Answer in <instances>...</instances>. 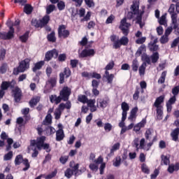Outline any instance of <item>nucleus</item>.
Masks as SVG:
<instances>
[{"instance_id":"obj_1","label":"nucleus","mask_w":179,"mask_h":179,"mask_svg":"<svg viewBox=\"0 0 179 179\" xmlns=\"http://www.w3.org/2000/svg\"><path fill=\"white\" fill-rule=\"evenodd\" d=\"M130 26L131 24L127 22V17H124L121 20L119 29L122 31V33L124 34V36L120 38V36L115 34H113L110 36V41L113 43V48L115 50H118L121 48L122 45L124 47H127V45H128L129 39L128 37H127V36L129 34V29H128V27H130Z\"/></svg>"},{"instance_id":"obj_2","label":"nucleus","mask_w":179,"mask_h":179,"mask_svg":"<svg viewBox=\"0 0 179 179\" xmlns=\"http://www.w3.org/2000/svg\"><path fill=\"white\" fill-rule=\"evenodd\" d=\"M139 1L134 0L132 4L130 7V10L127 13V18L129 20H132L134 19V16L136 15V23L137 24H140V27H142V16L145 13V6H142V10H139Z\"/></svg>"},{"instance_id":"obj_3","label":"nucleus","mask_w":179,"mask_h":179,"mask_svg":"<svg viewBox=\"0 0 179 179\" xmlns=\"http://www.w3.org/2000/svg\"><path fill=\"white\" fill-rule=\"evenodd\" d=\"M45 136H41V137H38L36 140H31L30 146H36L38 150H41L43 149L46 150L47 153H50L51 152V148H50V145L45 143Z\"/></svg>"},{"instance_id":"obj_4","label":"nucleus","mask_w":179,"mask_h":179,"mask_svg":"<svg viewBox=\"0 0 179 179\" xmlns=\"http://www.w3.org/2000/svg\"><path fill=\"white\" fill-rule=\"evenodd\" d=\"M31 59L26 58L24 60H22L19 63V66L17 68H14L13 71V75H19V73H22L26 72L30 68V62Z\"/></svg>"},{"instance_id":"obj_5","label":"nucleus","mask_w":179,"mask_h":179,"mask_svg":"<svg viewBox=\"0 0 179 179\" xmlns=\"http://www.w3.org/2000/svg\"><path fill=\"white\" fill-rule=\"evenodd\" d=\"M174 10H176V5L171 4L170 7L168 10V12L171 15L172 24L173 25V29L174 30H176L177 28L178 27V22H177V16L178 15H177V13L174 12Z\"/></svg>"},{"instance_id":"obj_6","label":"nucleus","mask_w":179,"mask_h":179,"mask_svg":"<svg viewBox=\"0 0 179 179\" xmlns=\"http://www.w3.org/2000/svg\"><path fill=\"white\" fill-rule=\"evenodd\" d=\"M57 34L59 38H68L71 36V32L66 29V25L60 24L57 29Z\"/></svg>"},{"instance_id":"obj_7","label":"nucleus","mask_w":179,"mask_h":179,"mask_svg":"<svg viewBox=\"0 0 179 179\" xmlns=\"http://www.w3.org/2000/svg\"><path fill=\"white\" fill-rule=\"evenodd\" d=\"M72 91L69 87H64L59 92V96L63 101H68L69 96H71Z\"/></svg>"},{"instance_id":"obj_8","label":"nucleus","mask_w":179,"mask_h":179,"mask_svg":"<svg viewBox=\"0 0 179 179\" xmlns=\"http://www.w3.org/2000/svg\"><path fill=\"white\" fill-rule=\"evenodd\" d=\"M58 54H59V52L57 49H52V50H48L45 54V58H44V62H49V61H51L52 58H55V59H57L58 58Z\"/></svg>"},{"instance_id":"obj_9","label":"nucleus","mask_w":179,"mask_h":179,"mask_svg":"<svg viewBox=\"0 0 179 179\" xmlns=\"http://www.w3.org/2000/svg\"><path fill=\"white\" fill-rule=\"evenodd\" d=\"M15 28L13 27H10V30L6 32H0V38L1 40H11V38H13L15 37Z\"/></svg>"},{"instance_id":"obj_10","label":"nucleus","mask_w":179,"mask_h":179,"mask_svg":"<svg viewBox=\"0 0 179 179\" xmlns=\"http://www.w3.org/2000/svg\"><path fill=\"white\" fill-rule=\"evenodd\" d=\"M71 74L72 72L71 71V69H69V67H65L64 69V72L59 73L60 85L65 83V78L66 79H68V78H69V76H71Z\"/></svg>"},{"instance_id":"obj_11","label":"nucleus","mask_w":179,"mask_h":179,"mask_svg":"<svg viewBox=\"0 0 179 179\" xmlns=\"http://www.w3.org/2000/svg\"><path fill=\"white\" fill-rule=\"evenodd\" d=\"M96 51L94 49H84L79 54V58H87V57H94Z\"/></svg>"},{"instance_id":"obj_12","label":"nucleus","mask_w":179,"mask_h":179,"mask_svg":"<svg viewBox=\"0 0 179 179\" xmlns=\"http://www.w3.org/2000/svg\"><path fill=\"white\" fill-rule=\"evenodd\" d=\"M15 84L16 83L13 80L12 81H3L1 83V90H8L9 87H10V89H13Z\"/></svg>"},{"instance_id":"obj_13","label":"nucleus","mask_w":179,"mask_h":179,"mask_svg":"<svg viewBox=\"0 0 179 179\" xmlns=\"http://www.w3.org/2000/svg\"><path fill=\"white\" fill-rule=\"evenodd\" d=\"M157 44V38L154 39L153 42L151 41L148 44V48L150 51H151L152 52H157V51L159 50V46Z\"/></svg>"},{"instance_id":"obj_14","label":"nucleus","mask_w":179,"mask_h":179,"mask_svg":"<svg viewBox=\"0 0 179 179\" xmlns=\"http://www.w3.org/2000/svg\"><path fill=\"white\" fill-rule=\"evenodd\" d=\"M162 103H164V96L161 95L156 99L154 107H156V108H163V106H161Z\"/></svg>"},{"instance_id":"obj_15","label":"nucleus","mask_w":179,"mask_h":179,"mask_svg":"<svg viewBox=\"0 0 179 179\" xmlns=\"http://www.w3.org/2000/svg\"><path fill=\"white\" fill-rule=\"evenodd\" d=\"M64 138H65V133H64L63 129H59L56 131V141L57 142H61V141H64Z\"/></svg>"},{"instance_id":"obj_16","label":"nucleus","mask_w":179,"mask_h":179,"mask_svg":"<svg viewBox=\"0 0 179 179\" xmlns=\"http://www.w3.org/2000/svg\"><path fill=\"white\" fill-rule=\"evenodd\" d=\"M120 148H121V143H115L110 151V153L108 154V157H113L114 156V152H117V150H120Z\"/></svg>"},{"instance_id":"obj_17","label":"nucleus","mask_w":179,"mask_h":179,"mask_svg":"<svg viewBox=\"0 0 179 179\" xmlns=\"http://www.w3.org/2000/svg\"><path fill=\"white\" fill-rule=\"evenodd\" d=\"M50 101L57 106L62 101V99L59 95L57 96L56 94H52L50 96Z\"/></svg>"},{"instance_id":"obj_18","label":"nucleus","mask_w":179,"mask_h":179,"mask_svg":"<svg viewBox=\"0 0 179 179\" xmlns=\"http://www.w3.org/2000/svg\"><path fill=\"white\" fill-rule=\"evenodd\" d=\"M138 106L133 108L130 112L129 116L128 117V120L131 122L134 121V120H136V114L138 113Z\"/></svg>"},{"instance_id":"obj_19","label":"nucleus","mask_w":179,"mask_h":179,"mask_svg":"<svg viewBox=\"0 0 179 179\" xmlns=\"http://www.w3.org/2000/svg\"><path fill=\"white\" fill-rule=\"evenodd\" d=\"M121 108L122 110V115L127 117L128 111H129V105L127 102L124 101L121 104Z\"/></svg>"},{"instance_id":"obj_20","label":"nucleus","mask_w":179,"mask_h":179,"mask_svg":"<svg viewBox=\"0 0 179 179\" xmlns=\"http://www.w3.org/2000/svg\"><path fill=\"white\" fill-rule=\"evenodd\" d=\"M45 64V62L44 61H40L36 62L34 64V66L32 68V71L36 73L37 72V71H40V69H41V68H43V66H44Z\"/></svg>"},{"instance_id":"obj_21","label":"nucleus","mask_w":179,"mask_h":179,"mask_svg":"<svg viewBox=\"0 0 179 179\" xmlns=\"http://www.w3.org/2000/svg\"><path fill=\"white\" fill-rule=\"evenodd\" d=\"M153 134H155V131L153 130V129H147L145 132V138L146 141H150L152 139V136H153Z\"/></svg>"},{"instance_id":"obj_22","label":"nucleus","mask_w":179,"mask_h":179,"mask_svg":"<svg viewBox=\"0 0 179 179\" xmlns=\"http://www.w3.org/2000/svg\"><path fill=\"white\" fill-rule=\"evenodd\" d=\"M171 136L172 138V141H174V142H177L178 141V136H179V127L176 128L171 133Z\"/></svg>"},{"instance_id":"obj_23","label":"nucleus","mask_w":179,"mask_h":179,"mask_svg":"<svg viewBox=\"0 0 179 179\" xmlns=\"http://www.w3.org/2000/svg\"><path fill=\"white\" fill-rule=\"evenodd\" d=\"M150 57L152 64H156L157 61H159V59L160 58V55L157 52H154Z\"/></svg>"},{"instance_id":"obj_24","label":"nucleus","mask_w":179,"mask_h":179,"mask_svg":"<svg viewBox=\"0 0 179 179\" xmlns=\"http://www.w3.org/2000/svg\"><path fill=\"white\" fill-rule=\"evenodd\" d=\"M40 102V96H36L34 98H32L29 102V106L31 107V108H33V107H34L35 106H37V103H38Z\"/></svg>"},{"instance_id":"obj_25","label":"nucleus","mask_w":179,"mask_h":179,"mask_svg":"<svg viewBox=\"0 0 179 179\" xmlns=\"http://www.w3.org/2000/svg\"><path fill=\"white\" fill-rule=\"evenodd\" d=\"M47 39L50 43H55L57 37H55V31H52L50 34H48Z\"/></svg>"},{"instance_id":"obj_26","label":"nucleus","mask_w":179,"mask_h":179,"mask_svg":"<svg viewBox=\"0 0 179 179\" xmlns=\"http://www.w3.org/2000/svg\"><path fill=\"white\" fill-rule=\"evenodd\" d=\"M40 21L42 27H45V26H47V24H48V22H50V15H45L41 20H40Z\"/></svg>"},{"instance_id":"obj_27","label":"nucleus","mask_w":179,"mask_h":179,"mask_svg":"<svg viewBox=\"0 0 179 179\" xmlns=\"http://www.w3.org/2000/svg\"><path fill=\"white\" fill-rule=\"evenodd\" d=\"M141 61H143V62H145L146 64H148V65H150L152 64L150 57H149V55H148V54L145 53L141 55Z\"/></svg>"},{"instance_id":"obj_28","label":"nucleus","mask_w":179,"mask_h":179,"mask_svg":"<svg viewBox=\"0 0 179 179\" xmlns=\"http://www.w3.org/2000/svg\"><path fill=\"white\" fill-rule=\"evenodd\" d=\"M52 123V115L51 114L48 113V115L45 116V120H43V124L44 125H50V124Z\"/></svg>"},{"instance_id":"obj_29","label":"nucleus","mask_w":179,"mask_h":179,"mask_svg":"<svg viewBox=\"0 0 179 179\" xmlns=\"http://www.w3.org/2000/svg\"><path fill=\"white\" fill-rule=\"evenodd\" d=\"M171 93L173 94V96H171L169 101L166 102L168 104H176V101H177V96H178V94H175L172 90H171Z\"/></svg>"},{"instance_id":"obj_30","label":"nucleus","mask_w":179,"mask_h":179,"mask_svg":"<svg viewBox=\"0 0 179 179\" xmlns=\"http://www.w3.org/2000/svg\"><path fill=\"white\" fill-rule=\"evenodd\" d=\"M161 159H162V162H161L162 166H163V164L164 166H168V164H170V158L167 157V156L162 155L161 156Z\"/></svg>"},{"instance_id":"obj_31","label":"nucleus","mask_w":179,"mask_h":179,"mask_svg":"<svg viewBox=\"0 0 179 179\" xmlns=\"http://www.w3.org/2000/svg\"><path fill=\"white\" fill-rule=\"evenodd\" d=\"M134 125L135 124L134 123H131L129 125H128V127L124 126V127H122V129L120 131V135H124V134H125V132H127V131H129V130L132 129V128H134Z\"/></svg>"},{"instance_id":"obj_32","label":"nucleus","mask_w":179,"mask_h":179,"mask_svg":"<svg viewBox=\"0 0 179 179\" xmlns=\"http://www.w3.org/2000/svg\"><path fill=\"white\" fill-rule=\"evenodd\" d=\"M23 159V155H18L15 157V166H20L22 164V162L24 161Z\"/></svg>"},{"instance_id":"obj_33","label":"nucleus","mask_w":179,"mask_h":179,"mask_svg":"<svg viewBox=\"0 0 179 179\" xmlns=\"http://www.w3.org/2000/svg\"><path fill=\"white\" fill-rule=\"evenodd\" d=\"M88 100L89 99H87V96L86 95L80 94L78 96V101H80V103H83V104H86Z\"/></svg>"},{"instance_id":"obj_34","label":"nucleus","mask_w":179,"mask_h":179,"mask_svg":"<svg viewBox=\"0 0 179 179\" xmlns=\"http://www.w3.org/2000/svg\"><path fill=\"white\" fill-rule=\"evenodd\" d=\"M24 12L27 15H31L33 12V7L30 4H26L24 7Z\"/></svg>"},{"instance_id":"obj_35","label":"nucleus","mask_w":179,"mask_h":179,"mask_svg":"<svg viewBox=\"0 0 179 179\" xmlns=\"http://www.w3.org/2000/svg\"><path fill=\"white\" fill-rule=\"evenodd\" d=\"M146 66H148L146 63L145 62H143L141 66L139 67L138 72H139V75L141 76H142L143 75H145V71H146Z\"/></svg>"},{"instance_id":"obj_36","label":"nucleus","mask_w":179,"mask_h":179,"mask_svg":"<svg viewBox=\"0 0 179 179\" xmlns=\"http://www.w3.org/2000/svg\"><path fill=\"white\" fill-rule=\"evenodd\" d=\"M167 76V71H163L160 78L158 79V83L163 85L166 82V76Z\"/></svg>"},{"instance_id":"obj_37","label":"nucleus","mask_w":179,"mask_h":179,"mask_svg":"<svg viewBox=\"0 0 179 179\" xmlns=\"http://www.w3.org/2000/svg\"><path fill=\"white\" fill-rule=\"evenodd\" d=\"M31 24L34 26V27H36V29H38L39 27L41 29H43L40 20H38L37 19H32Z\"/></svg>"},{"instance_id":"obj_38","label":"nucleus","mask_w":179,"mask_h":179,"mask_svg":"<svg viewBox=\"0 0 179 179\" xmlns=\"http://www.w3.org/2000/svg\"><path fill=\"white\" fill-rule=\"evenodd\" d=\"M131 68L134 72H138V69L139 68V63L136 59H134L132 61Z\"/></svg>"},{"instance_id":"obj_39","label":"nucleus","mask_w":179,"mask_h":179,"mask_svg":"<svg viewBox=\"0 0 179 179\" xmlns=\"http://www.w3.org/2000/svg\"><path fill=\"white\" fill-rule=\"evenodd\" d=\"M156 111L157 120H163V108H157Z\"/></svg>"},{"instance_id":"obj_40","label":"nucleus","mask_w":179,"mask_h":179,"mask_svg":"<svg viewBox=\"0 0 179 179\" xmlns=\"http://www.w3.org/2000/svg\"><path fill=\"white\" fill-rule=\"evenodd\" d=\"M14 99L15 103H19L22 100V92L19 91H15L14 94Z\"/></svg>"},{"instance_id":"obj_41","label":"nucleus","mask_w":179,"mask_h":179,"mask_svg":"<svg viewBox=\"0 0 179 179\" xmlns=\"http://www.w3.org/2000/svg\"><path fill=\"white\" fill-rule=\"evenodd\" d=\"M20 40L22 43H27V40H29V31L25 32L23 35L20 36Z\"/></svg>"},{"instance_id":"obj_42","label":"nucleus","mask_w":179,"mask_h":179,"mask_svg":"<svg viewBox=\"0 0 179 179\" xmlns=\"http://www.w3.org/2000/svg\"><path fill=\"white\" fill-rule=\"evenodd\" d=\"M113 164L115 167H120L121 166V157L117 156Z\"/></svg>"},{"instance_id":"obj_43","label":"nucleus","mask_w":179,"mask_h":179,"mask_svg":"<svg viewBox=\"0 0 179 179\" xmlns=\"http://www.w3.org/2000/svg\"><path fill=\"white\" fill-rule=\"evenodd\" d=\"M155 142H157V136H155L152 138V140L151 141V142L148 143L147 144V150H150V148H152V146H153V143H155Z\"/></svg>"},{"instance_id":"obj_44","label":"nucleus","mask_w":179,"mask_h":179,"mask_svg":"<svg viewBox=\"0 0 179 179\" xmlns=\"http://www.w3.org/2000/svg\"><path fill=\"white\" fill-rule=\"evenodd\" d=\"M57 60L59 61V62H65V61H66V54L63 53L58 55Z\"/></svg>"},{"instance_id":"obj_45","label":"nucleus","mask_w":179,"mask_h":179,"mask_svg":"<svg viewBox=\"0 0 179 179\" xmlns=\"http://www.w3.org/2000/svg\"><path fill=\"white\" fill-rule=\"evenodd\" d=\"M141 88L138 86L136 87V91L133 94V99L134 100H138L139 99V93H140Z\"/></svg>"},{"instance_id":"obj_46","label":"nucleus","mask_w":179,"mask_h":179,"mask_svg":"<svg viewBox=\"0 0 179 179\" xmlns=\"http://www.w3.org/2000/svg\"><path fill=\"white\" fill-rule=\"evenodd\" d=\"M23 164L25 166L24 168H23V171H27L29 169H30V163H29V159H24L23 161Z\"/></svg>"},{"instance_id":"obj_47","label":"nucleus","mask_w":179,"mask_h":179,"mask_svg":"<svg viewBox=\"0 0 179 179\" xmlns=\"http://www.w3.org/2000/svg\"><path fill=\"white\" fill-rule=\"evenodd\" d=\"M57 173H58V171H57V169H55L51 173L44 176V178L45 179H52V178H54V177H55L57 176Z\"/></svg>"},{"instance_id":"obj_48","label":"nucleus","mask_w":179,"mask_h":179,"mask_svg":"<svg viewBox=\"0 0 179 179\" xmlns=\"http://www.w3.org/2000/svg\"><path fill=\"white\" fill-rule=\"evenodd\" d=\"M65 176L67 178H71V177H72V176H73V171H72V169H71V168H68L66 171L64 172Z\"/></svg>"},{"instance_id":"obj_49","label":"nucleus","mask_w":179,"mask_h":179,"mask_svg":"<svg viewBox=\"0 0 179 179\" xmlns=\"http://www.w3.org/2000/svg\"><path fill=\"white\" fill-rule=\"evenodd\" d=\"M115 65V63H114V61H110L105 67V71H111L114 68V66Z\"/></svg>"},{"instance_id":"obj_50","label":"nucleus","mask_w":179,"mask_h":179,"mask_svg":"<svg viewBox=\"0 0 179 179\" xmlns=\"http://www.w3.org/2000/svg\"><path fill=\"white\" fill-rule=\"evenodd\" d=\"M55 10V6L50 4L46 8V13L47 15H50V13H52V12H54Z\"/></svg>"},{"instance_id":"obj_51","label":"nucleus","mask_w":179,"mask_h":179,"mask_svg":"<svg viewBox=\"0 0 179 179\" xmlns=\"http://www.w3.org/2000/svg\"><path fill=\"white\" fill-rule=\"evenodd\" d=\"M92 16V14L90 12H87L86 15L80 20L81 23H83V22H89L90 20V17Z\"/></svg>"},{"instance_id":"obj_52","label":"nucleus","mask_w":179,"mask_h":179,"mask_svg":"<svg viewBox=\"0 0 179 179\" xmlns=\"http://www.w3.org/2000/svg\"><path fill=\"white\" fill-rule=\"evenodd\" d=\"M6 71H8V64H6V63H3L0 66V72L1 73H6Z\"/></svg>"},{"instance_id":"obj_53","label":"nucleus","mask_w":179,"mask_h":179,"mask_svg":"<svg viewBox=\"0 0 179 179\" xmlns=\"http://www.w3.org/2000/svg\"><path fill=\"white\" fill-rule=\"evenodd\" d=\"M79 64V60L78 59H71L70 60V65L71 68L75 69L76 66H78V64Z\"/></svg>"},{"instance_id":"obj_54","label":"nucleus","mask_w":179,"mask_h":179,"mask_svg":"<svg viewBox=\"0 0 179 179\" xmlns=\"http://www.w3.org/2000/svg\"><path fill=\"white\" fill-rule=\"evenodd\" d=\"M13 157V152L9 151L7 154L4 155V160H10Z\"/></svg>"},{"instance_id":"obj_55","label":"nucleus","mask_w":179,"mask_h":179,"mask_svg":"<svg viewBox=\"0 0 179 179\" xmlns=\"http://www.w3.org/2000/svg\"><path fill=\"white\" fill-rule=\"evenodd\" d=\"M106 79L107 80L108 83L111 85L113 83V80H114L115 76L114 74L111 73L110 76H105Z\"/></svg>"},{"instance_id":"obj_56","label":"nucleus","mask_w":179,"mask_h":179,"mask_svg":"<svg viewBox=\"0 0 179 179\" xmlns=\"http://www.w3.org/2000/svg\"><path fill=\"white\" fill-rule=\"evenodd\" d=\"M115 19V16L114 15L111 14L106 20V24H110V23H113L114 22V20Z\"/></svg>"},{"instance_id":"obj_57","label":"nucleus","mask_w":179,"mask_h":179,"mask_svg":"<svg viewBox=\"0 0 179 179\" xmlns=\"http://www.w3.org/2000/svg\"><path fill=\"white\" fill-rule=\"evenodd\" d=\"M69 159V156H62L59 158V162L60 163H62V164H66Z\"/></svg>"},{"instance_id":"obj_58","label":"nucleus","mask_w":179,"mask_h":179,"mask_svg":"<svg viewBox=\"0 0 179 179\" xmlns=\"http://www.w3.org/2000/svg\"><path fill=\"white\" fill-rule=\"evenodd\" d=\"M91 78H92L93 79L100 80L101 79V74L98 73L96 72H92L91 73Z\"/></svg>"},{"instance_id":"obj_59","label":"nucleus","mask_w":179,"mask_h":179,"mask_svg":"<svg viewBox=\"0 0 179 179\" xmlns=\"http://www.w3.org/2000/svg\"><path fill=\"white\" fill-rule=\"evenodd\" d=\"M85 5L88 6V8H93L94 6V1L93 0H84Z\"/></svg>"},{"instance_id":"obj_60","label":"nucleus","mask_w":179,"mask_h":179,"mask_svg":"<svg viewBox=\"0 0 179 179\" xmlns=\"http://www.w3.org/2000/svg\"><path fill=\"white\" fill-rule=\"evenodd\" d=\"M6 57V50L2 49L0 51V61H3Z\"/></svg>"},{"instance_id":"obj_61","label":"nucleus","mask_w":179,"mask_h":179,"mask_svg":"<svg viewBox=\"0 0 179 179\" xmlns=\"http://www.w3.org/2000/svg\"><path fill=\"white\" fill-rule=\"evenodd\" d=\"M159 23L162 26H166V24H167V22H166V15H162L159 20Z\"/></svg>"},{"instance_id":"obj_62","label":"nucleus","mask_w":179,"mask_h":179,"mask_svg":"<svg viewBox=\"0 0 179 179\" xmlns=\"http://www.w3.org/2000/svg\"><path fill=\"white\" fill-rule=\"evenodd\" d=\"M57 8L59 10H64L65 9V2L60 1L57 3Z\"/></svg>"},{"instance_id":"obj_63","label":"nucleus","mask_w":179,"mask_h":179,"mask_svg":"<svg viewBox=\"0 0 179 179\" xmlns=\"http://www.w3.org/2000/svg\"><path fill=\"white\" fill-rule=\"evenodd\" d=\"M87 106L90 107H94V104H96V99H88L86 102Z\"/></svg>"},{"instance_id":"obj_64","label":"nucleus","mask_w":179,"mask_h":179,"mask_svg":"<svg viewBox=\"0 0 179 179\" xmlns=\"http://www.w3.org/2000/svg\"><path fill=\"white\" fill-rule=\"evenodd\" d=\"M179 43V36L176 38H175L173 41V43L171 44V48H174L178 45Z\"/></svg>"}]
</instances>
